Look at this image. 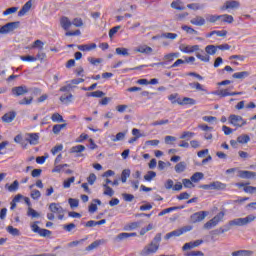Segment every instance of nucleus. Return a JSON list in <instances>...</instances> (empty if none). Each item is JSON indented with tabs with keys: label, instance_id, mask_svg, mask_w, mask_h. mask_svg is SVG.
I'll use <instances>...</instances> for the list:
<instances>
[{
	"label": "nucleus",
	"instance_id": "obj_1",
	"mask_svg": "<svg viewBox=\"0 0 256 256\" xmlns=\"http://www.w3.org/2000/svg\"><path fill=\"white\" fill-rule=\"evenodd\" d=\"M256 219V214H249L244 218H235L230 220V225L232 227H245V225H249V223H253Z\"/></svg>",
	"mask_w": 256,
	"mask_h": 256
},
{
	"label": "nucleus",
	"instance_id": "obj_2",
	"mask_svg": "<svg viewBox=\"0 0 256 256\" xmlns=\"http://www.w3.org/2000/svg\"><path fill=\"white\" fill-rule=\"evenodd\" d=\"M177 58H179L178 52L169 53L164 55L163 62L150 64V67H165V65H169L170 63H172V61H174Z\"/></svg>",
	"mask_w": 256,
	"mask_h": 256
},
{
	"label": "nucleus",
	"instance_id": "obj_3",
	"mask_svg": "<svg viewBox=\"0 0 256 256\" xmlns=\"http://www.w3.org/2000/svg\"><path fill=\"white\" fill-rule=\"evenodd\" d=\"M225 218V212H219L216 216H214L211 220L204 224V229H213V227H217L221 221Z\"/></svg>",
	"mask_w": 256,
	"mask_h": 256
},
{
	"label": "nucleus",
	"instance_id": "obj_4",
	"mask_svg": "<svg viewBox=\"0 0 256 256\" xmlns=\"http://www.w3.org/2000/svg\"><path fill=\"white\" fill-rule=\"evenodd\" d=\"M159 251L158 245L150 242L143 247V249L139 252L140 256H151L155 255Z\"/></svg>",
	"mask_w": 256,
	"mask_h": 256
},
{
	"label": "nucleus",
	"instance_id": "obj_5",
	"mask_svg": "<svg viewBox=\"0 0 256 256\" xmlns=\"http://www.w3.org/2000/svg\"><path fill=\"white\" fill-rule=\"evenodd\" d=\"M19 25H21V22L16 21V22H9L3 26H0V35H7L15 29H19Z\"/></svg>",
	"mask_w": 256,
	"mask_h": 256
},
{
	"label": "nucleus",
	"instance_id": "obj_6",
	"mask_svg": "<svg viewBox=\"0 0 256 256\" xmlns=\"http://www.w3.org/2000/svg\"><path fill=\"white\" fill-rule=\"evenodd\" d=\"M37 223H39V222H34L30 226L33 233L39 234L40 237H49L51 235V230L43 229V228L39 227V225H37Z\"/></svg>",
	"mask_w": 256,
	"mask_h": 256
},
{
	"label": "nucleus",
	"instance_id": "obj_7",
	"mask_svg": "<svg viewBox=\"0 0 256 256\" xmlns=\"http://www.w3.org/2000/svg\"><path fill=\"white\" fill-rule=\"evenodd\" d=\"M229 123L234 125V127H243V125H247V121L244 120L243 117L235 114L229 116Z\"/></svg>",
	"mask_w": 256,
	"mask_h": 256
},
{
	"label": "nucleus",
	"instance_id": "obj_8",
	"mask_svg": "<svg viewBox=\"0 0 256 256\" xmlns=\"http://www.w3.org/2000/svg\"><path fill=\"white\" fill-rule=\"evenodd\" d=\"M208 215H209V212L207 211L195 212L190 216V221L192 223H201V221H204L205 217H207Z\"/></svg>",
	"mask_w": 256,
	"mask_h": 256
},
{
	"label": "nucleus",
	"instance_id": "obj_9",
	"mask_svg": "<svg viewBox=\"0 0 256 256\" xmlns=\"http://www.w3.org/2000/svg\"><path fill=\"white\" fill-rule=\"evenodd\" d=\"M200 245H203V240H195L187 242L183 245L182 251H191V249H195L196 247H199Z\"/></svg>",
	"mask_w": 256,
	"mask_h": 256
},
{
	"label": "nucleus",
	"instance_id": "obj_10",
	"mask_svg": "<svg viewBox=\"0 0 256 256\" xmlns=\"http://www.w3.org/2000/svg\"><path fill=\"white\" fill-rule=\"evenodd\" d=\"M12 93L15 97H21V95H27V93H29V88L25 85L16 86L12 88Z\"/></svg>",
	"mask_w": 256,
	"mask_h": 256
},
{
	"label": "nucleus",
	"instance_id": "obj_11",
	"mask_svg": "<svg viewBox=\"0 0 256 256\" xmlns=\"http://www.w3.org/2000/svg\"><path fill=\"white\" fill-rule=\"evenodd\" d=\"M180 51L182 53H195V51H199V45H187V44H181L179 46Z\"/></svg>",
	"mask_w": 256,
	"mask_h": 256
},
{
	"label": "nucleus",
	"instance_id": "obj_12",
	"mask_svg": "<svg viewBox=\"0 0 256 256\" xmlns=\"http://www.w3.org/2000/svg\"><path fill=\"white\" fill-rule=\"evenodd\" d=\"M26 141L30 145H38L39 144V133H27Z\"/></svg>",
	"mask_w": 256,
	"mask_h": 256
},
{
	"label": "nucleus",
	"instance_id": "obj_13",
	"mask_svg": "<svg viewBox=\"0 0 256 256\" xmlns=\"http://www.w3.org/2000/svg\"><path fill=\"white\" fill-rule=\"evenodd\" d=\"M15 117H17V113L15 111L8 112L2 116V121L4 123H12Z\"/></svg>",
	"mask_w": 256,
	"mask_h": 256
},
{
	"label": "nucleus",
	"instance_id": "obj_14",
	"mask_svg": "<svg viewBox=\"0 0 256 256\" xmlns=\"http://www.w3.org/2000/svg\"><path fill=\"white\" fill-rule=\"evenodd\" d=\"M196 57L197 59H199L200 61H203L204 63H209V61H211V56L205 53V51L203 50H200V52H197Z\"/></svg>",
	"mask_w": 256,
	"mask_h": 256
},
{
	"label": "nucleus",
	"instance_id": "obj_15",
	"mask_svg": "<svg viewBox=\"0 0 256 256\" xmlns=\"http://www.w3.org/2000/svg\"><path fill=\"white\" fill-rule=\"evenodd\" d=\"M141 223H143V220H139L136 222H130V223L126 224L125 230L126 231H135V229H139V227H141Z\"/></svg>",
	"mask_w": 256,
	"mask_h": 256
},
{
	"label": "nucleus",
	"instance_id": "obj_16",
	"mask_svg": "<svg viewBox=\"0 0 256 256\" xmlns=\"http://www.w3.org/2000/svg\"><path fill=\"white\" fill-rule=\"evenodd\" d=\"M129 237H137V233L122 232L116 236L115 241H123L124 239H129Z\"/></svg>",
	"mask_w": 256,
	"mask_h": 256
},
{
	"label": "nucleus",
	"instance_id": "obj_17",
	"mask_svg": "<svg viewBox=\"0 0 256 256\" xmlns=\"http://www.w3.org/2000/svg\"><path fill=\"white\" fill-rule=\"evenodd\" d=\"M136 53H144L145 55H151L153 53V48L143 45V46H138L135 50Z\"/></svg>",
	"mask_w": 256,
	"mask_h": 256
},
{
	"label": "nucleus",
	"instance_id": "obj_18",
	"mask_svg": "<svg viewBox=\"0 0 256 256\" xmlns=\"http://www.w3.org/2000/svg\"><path fill=\"white\" fill-rule=\"evenodd\" d=\"M239 177L241 179H253V177H256V172L241 170L239 171Z\"/></svg>",
	"mask_w": 256,
	"mask_h": 256
},
{
	"label": "nucleus",
	"instance_id": "obj_19",
	"mask_svg": "<svg viewBox=\"0 0 256 256\" xmlns=\"http://www.w3.org/2000/svg\"><path fill=\"white\" fill-rule=\"evenodd\" d=\"M240 3L237 0H230L225 3V6L222 9H238L240 7Z\"/></svg>",
	"mask_w": 256,
	"mask_h": 256
},
{
	"label": "nucleus",
	"instance_id": "obj_20",
	"mask_svg": "<svg viewBox=\"0 0 256 256\" xmlns=\"http://www.w3.org/2000/svg\"><path fill=\"white\" fill-rule=\"evenodd\" d=\"M32 5L33 4L31 3V1L26 2L25 5L18 12V17H24L25 14L29 13Z\"/></svg>",
	"mask_w": 256,
	"mask_h": 256
},
{
	"label": "nucleus",
	"instance_id": "obj_21",
	"mask_svg": "<svg viewBox=\"0 0 256 256\" xmlns=\"http://www.w3.org/2000/svg\"><path fill=\"white\" fill-rule=\"evenodd\" d=\"M211 184H212V190L225 191V189H227V184L220 181H214Z\"/></svg>",
	"mask_w": 256,
	"mask_h": 256
},
{
	"label": "nucleus",
	"instance_id": "obj_22",
	"mask_svg": "<svg viewBox=\"0 0 256 256\" xmlns=\"http://www.w3.org/2000/svg\"><path fill=\"white\" fill-rule=\"evenodd\" d=\"M192 25H196L197 27H203L205 25V18L201 16H196L195 18L190 20Z\"/></svg>",
	"mask_w": 256,
	"mask_h": 256
},
{
	"label": "nucleus",
	"instance_id": "obj_23",
	"mask_svg": "<svg viewBox=\"0 0 256 256\" xmlns=\"http://www.w3.org/2000/svg\"><path fill=\"white\" fill-rule=\"evenodd\" d=\"M181 235H183V231H181L180 229L178 230H174L170 233H167L165 236H164V239L166 241H169V239H173V237H181Z\"/></svg>",
	"mask_w": 256,
	"mask_h": 256
},
{
	"label": "nucleus",
	"instance_id": "obj_24",
	"mask_svg": "<svg viewBox=\"0 0 256 256\" xmlns=\"http://www.w3.org/2000/svg\"><path fill=\"white\" fill-rule=\"evenodd\" d=\"M49 210L51 213H57L58 215H61L63 213V207L59 206L57 203H51L49 205Z\"/></svg>",
	"mask_w": 256,
	"mask_h": 256
},
{
	"label": "nucleus",
	"instance_id": "obj_25",
	"mask_svg": "<svg viewBox=\"0 0 256 256\" xmlns=\"http://www.w3.org/2000/svg\"><path fill=\"white\" fill-rule=\"evenodd\" d=\"M60 23L64 31H69V28L73 25V23L69 21V18L67 17H62Z\"/></svg>",
	"mask_w": 256,
	"mask_h": 256
},
{
	"label": "nucleus",
	"instance_id": "obj_26",
	"mask_svg": "<svg viewBox=\"0 0 256 256\" xmlns=\"http://www.w3.org/2000/svg\"><path fill=\"white\" fill-rule=\"evenodd\" d=\"M79 51H92V49H97V44H84V45H78L77 46Z\"/></svg>",
	"mask_w": 256,
	"mask_h": 256
},
{
	"label": "nucleus",
	"instance_id": "obj_27",
	"mask_svg": "<svg viewBox=\"0 0 256 256\" xmlns=\"http://www.w3.org/2000/svg\"><path fill=\"white\" fill-rule=\"evenodd\" d=\"M172 9H176L177 11H185V6H183V2L181 0H175L171 3Z\"/></svg>",
	"mask_w": 256,
	"mask_h": 256
},
{
	"label": "nucleus",
	"instance_id": "obj_28",
	"mask_svg": "<svg viewBox=\"0 0 256 256\" xmlns=\"http://www.w3.org/2000/svg\"><path fill=\"white\" fill-rule=\"evenodd\" d=\"M5 189H7L10 193H15L19 189V181L15 180L11 185L6 184Z\"/></svg>",
	"mask_w": 256,
	"mask_h": 256
},
{
	"label": "nucleus",
	"instance_id": "obj_29",
	"mask_svg": "<svg viewBox=\"0 0 256 256\" xmlns=\"http://www.w3.org/2000/svg\"><path fill=\"white\" fill-rule=\"evenodd\" d=\"M232 256H253V251L251 250H237L232 252Z\"/></svg>",
	"mask_w": 256,
	"mask_h": 256
},
{
	"label": "nucleus",
	"instance_id": "obj_30",
	"mask_svg": "<svg viewBox=\"0 0 256 256\" xmlns=\"http://www.w3.org/2000/svg\"><path fill=\"white\" fill-rule=\"evenodd\" d=\"M217 46H215V45H207L206 47H205V53H206V55H215L216 53H217Z\"/></svg>",
	"mask_w": 256,
	"mask_h": 256
},
{
	"label": "nucleus",
	"instance_id": "obj_31",
	"mask_svg": "<svg viewBox=\"0 0 256 256\" xmlns=\"http://www.w3.org/2000/svg\"><path fill=\"white\" fill-rule=\"evenodd\" d=\"M179 105H197V100L189 97H184L182 102H179Z\"/></svg>",
	"mask_w": 256,
	"mask_h": 256
},
{
	"label": "nucleus",
	"instance_id": "obj_32",
	"mask_svg": "<svg viewBox=\"0 0 256 256\" xmlns=\"http://www.w3.org/2000/svg\"><path fill=\"white\" fill-rule=\"evenodd\" d=\"M103 188H104L103 195H107L108 197H113V195H115V191L109 185L103 184Z\"/></svg>",
	"mask_w": 256,
	"mask_h": 256
},
{
	"label": "nucleus",
	"instance_id": "obj_33",
	"mask_svg": "<svg viewBox=\"0 0 256 256\" xmlns=\"http://www.w3.org/2000/svg\"><path fill=\"white\" fill-rule=\"evenodd\" d=\"M181 29L188 33L189 35H199V32L193 29L191 26L182 25Z\"/></svg>",
	"mask_w": 256,
	"mask_h": 256
},
{
	"label": "nucleus",
	"instance_id": "obj_34",
	"mask_svg": "<svg viewBox=\"0 0 256 256\" xmlns=\"http://www.w3.org/2000/svg\"><path fill=\"white\" fill-rule=\"evenodd\" d=\"M6 231H8V233L10 235H13V237H19V235H21V232L19 231V229L13 227V226H8L6 228Z\"/></svg>",
	"mask_w": 256,
	"mask_h": 256
},
{
	"label": "nucleus",
	"instance_id": "obj_35",
	"mask_svg": "<svg viewBox=\"0 0 256 256\" xmlns=\"http://www.w3.org/2000/svg\"><path fill=\"white\" fill-rule=\"evenodd\" d=\"M174 169H175L176 173H183L187 169V163L180 162V163L176 164Z\"/></svg>",
	"mask_w": 256,
	"mask_h": 256
},
{
	"label": "nucleus",
	"instance_id": "obj_36",
	"mask_svg": "<svg viewBox=\"0 0 256 256\" xmlns=\"http://www.w3.org/2000/svg\"><path fill=\"white\" fill-rule=\"evenodd\" d=\"M204 175L202 172H196L191 176V181L192 183H199V181H201V179H203Z\"/></svg>",
	"mask_w": 256,
	"mask_h": 256
},
{
	"label": "nucleus",
	"instance_id": "obj_37",
	"mask_svg": "<svg viewBox=\"0 0 256 256\" xmlns=\"http://www.w3.org/2000/svg\"><path fill=\"white\" fill-rule=\"evenodd\" d=\"M67 127V124H56L53 126L52 131L54 135H59L61 133L62 129H65Z\"/></svg>",
	"mask_w": 256,
	"mask_h": 256
},
{
	"label": "nucleus",
	"instance_id": "obj_38",
	"mask_svg": "<svg viewBox=\"0 0 256 256\" xmlns=\"http://www.w3.org/2000/svg\"><path fill=\"white\" fill-rule=\"evenodd\" d=\"M27 216L32 217V219H37V217H41V214H39L35 209L28 207Z\"/></svg>",
	"mask_w": 256,
	"mask_h": 256
},
{
	"label": "nucleus",
	"instance_id": "obj_39",
	"mask_svg": "<svg viewBox=\"0 0 256 256\" xmlns=\"http://www.w3.org/2000/svg\"><path fill=\"white\" fill-rule=\"evenodd\" d=\"M233 79H246V77H249V72L243 71V72H236L232 75Z\"/></svg>",
	"mask_w": 256,
	"mask_h": 256
},
{
	"label": "nucleus",
	"instance_id": "obj_40",
	"mask_svg": "<svg viewBox=\"0 0 256 256\" xmlns=\"http://www.w3.org/2000/svg\"><path fill=\"white\" fill-rule=\"evenodd\" d=\"M126 135H127V132H119L116 134V136H112V141L114 143H117V141H123Z\"/></svg>",
	"mask_w": 256,
	"mask_h": 256
},
{
	"label": "nucleus",
	"instance_id": "obj_41",
	"mask_svg": "<svg viewBox=\"0 0 256 256\" xmlns=\"http://www.w3.org/2000/svg\"><path fill=\"white\" fill-rule=\"evenodd\" d=\"M116 55H121L122 57H129V49L127 48H116Z\"/></svg>",
	"mask_w": 256,
	"mask_h": 256
},
{
	"label": "nucleus",
	"instance_id": "obj_42",
	"mask_svg": "<svg viewBox=\"0 0 256 256\" xmlns=\"http://www.w3.org/2000/svg\"><path fill=\"white\" fill-rule=\"evenodd\" d=\"M60 101H61V103H64L65 105H67L68 103H71V101H73V94L62 95L60 97Z\"/></svg>",
	"mask_w": 256,
	"mask_h": 256
},
{
	"label": "nucleus",
	"instance_id": "obj_43",
	"mask_svg": "<svg viewBox=\"0 0 256 256\" xmlns=\"http://www.w3.org/2000/svg\"><path fill=\"white\" fill-rule=\"evenodd\" d=\"M51 120L54 122V123H64L65 120L63 119V116H61V114L59 113H54L52 116H51Z\"/></svg>",
	"mask_w": 256,
	"mask_h": 256
},
{
	"label": "nucleus",
	"instance_id": "obj_44",
	"mask_svg": "<svg viewBox=\"0 0 256 256\" xmlns=\"http://www.w3.org/2000/svg\"><path fill=\"white\" fill-rule=\"evenodd\" d=\"M87 97H98V98H101V97H105V93L101 90H97V91H94V92H89L86 94Z\"/></svg>",
	"mask_w": 256,
	"mask_h": 256
},
{
	"label": "nucleus",
	"instance_id": "obj_45",
	"mask_svg": "<svg viewBox=\"0 0 256 256\" xmlns=\"http://www.w3.org/2000/svg\"><path fill=\"white\" fill-rule=\"evenodd\" d=\"M131 176V170L125 169L122 171L121 174V181L122 183H127V178Z\"/></svg>",
	"mask_w": 256,
	"mask_h": 256
},
{
	"label": "nucleus",
	"instance_id": "obj_46",
	"mask_svg": "<svg viewBox=\"0 0 256 256\" xmlns=\"http://www.w3.org/2000/svg\"><path fill=\"white\" fill-rule=\"evenodd\" d=\"M157 177V173L155 171H148L146 175H144L145 181H153Z\"/></svg>",
	"mask_w": 256,
	"mask_h": 256
},
{
	"label": "nucleus",
	"instance_id": "obj_47",
	"mask_svg": "<svg viewBox=\"0 0 256 256\" xmlns=\"http://www.w3.org/2000/svg\"><path fill=\"white\" fill-rule=\"evenodd\" d=\"M85 151L84 145H76L70 149V153H83Z\"/></svg>",
	"mask_w": 256,
	"mask_h": 256
},
{
	"label": "nucleus",
	"instance_id": "obj_48",
	"mask_svg": "<svg viewBox=\"0 0 256 256\" xmlns=\"http://www.w3.org/2000/svg\"><path fill=\"white\" fill-rule=\"evenodd\" d=\"M182 185H184L186 189H193V187H195V185L193 184V181H191V178L190 180L187 178H184L182 180Z\"/></svg>",
	"mask_w": 256,
	"mask_h": 256
},
{
	"label": "nucleus",
	"instance_id": "obj_49",
	"mask_svg": "<svg viewBox=\"0 0 256 256\" xmlns=\"http://www.w3.org/2000/svg\"><path fill=\"white\" fill-rule=\"evenodd\" d=\"M189 86L192 89H196L197 91H207L205 88H203V85L199 82L190 83Z\"/></svg>",
	"mask_w": 256,
	"mask_h": 256
},
{
	"label": "nucleus",
	"instance_id": "obj_50",
	"mask_svg": "<svg viewBox=\"0 0 256 256\" xmlns=\"http://www.w3.org/2000/svg\"><path fill=\"white\" fill-rule=\"evenodd\" d=\"M30 197L34 199V201H37L38 199L41 198V191L34 189L30 193Z\"/></svg>",
	"mask_w": 256,
	"mask_h": 256
},
{
	"label": "nucleus",
	"instance_id": "obj_51",
	"mask_svg": "<svg viewBox=\"0 0 256 256\" xmlns=\"http://www.w3.org/2000/svg\"><path fill=\"white\" fill-rule=\"evenodd\" d=\"M161 37L163 39H171L172 41L177 37L176 33H171V32H166V33H162Z\"/></svg>",
	"mask_w": 256,
	"mask_h": 256
},
{
	"label": "nucleus",
	"instance_id": "obj_52",
	"mask_svg": "<svg viewBox=\"0 0 256 256\" xmlns=\"http://www.w3.org/2000/svg\"><path fill=\"white\" fill-rule=\"evenodd\" d=\"M43 45H45V43H43V41L41 40H36L34 41L33 45H32V49H39L40 51H42L43 49Z\"/></svg>",
	"mask_w": 256,
	"mask_h": 256
},
{
	"label": "nucleus",
	"instance_id": "obj_53",
	"mask_svg": "<svg viewBox=\"0 0 256 256\" xmlns=\"http://www.w3.org/2000/svg\"><path fill=\"white\" fill-rule=\"evenodd\" d=\"M18 10H19L18 7H11V8L6 9L3 12V15H4V17H7V15H13V13H17Z\"/></svg>",
	"mask_w": 256,
	"mask_h": 256
},
{
	"label": "nucleus",
	"instance_id": "obj_54",
	"mask_svg": "<svg viewBox=\"0 0 256 256\" xmlns=\"http://www.w3.org/2000/svg\"><path fill=\"white\" fill-rule=\"evenodd\" d=\"M220 19L224 23H232L233 22V16H231L229 14L220 15Z\"/></svg>",
	"mask_w": 256,
	"mask_h": 256
},
{
	"label": "nucleus",
	"instance_id": "obj_55",
	"mask_svg": "<svg viewBox=\"0 0 256 256\" xmlns=\"http://www.w3.org/2000/svg\"><path fill=\"white\" fill-rule=\"evenodd\" d=\"M71 183H75V177L73 176L63 182L64 189H69V187H71Z\"/></svg>",
	"mask_w": 256,
	"mask_h": 256
},
{
	"label": "nucleus",
	"instance_id": "obj_56",
	"mask_svg": "<svg viewBox=\"0 0 256 256\" xmlns=\"http://www.w3.org/2000/svg\"><path fill=\"white\" fill-rule=\"evenodd\" d=\"M238 143H249L251 141V138L249 135H241L237 138Z\"/></svg>",
	"mask_w": 256,
	"mask_h": 256
},
{
	"label": "nucleus",
	"instance_id": "obj_57",
	"mask_svg": "<svg viewBox=\"0 0 256 256\" xmlns=\"http://www.w3.org/2000/svg\"><path fill=\"white\" fill-rule=\"evenodd\" d=\"M221 19V15H208L206 17V20L209 21V23H216V21H219Z\"/></svg>",
	"mask_w": 256,
	"mask_h": 256
},
{
	"label": "nucleus",
	"instance_id": "obj_58",
	"mask_svg": "<svg viewBox=\"0 0 256 256\" xmlns=\"http://www.w3.org/2000/svg\"><path fill=\"white\" fill-rule=\"evenodd\" d=\"M88 61L91 65H99V63H103V59L94 57H88Z\"/></svg>",
	"mask_w": 256,
	"mask_h": 256
},
{
	"label": "nucleus",
	"instance_id": "obj_59",
	"mask_svg": "<svg viewBox=\"0 0 256 256\" xmlns=\"http://www.w3.org/2000/svg\"><path fill=\"white\" fill-rule=\"evenodd\" d=\"M192 137H195V134L193 132L190 131H185L182 133V135L180 136V139H192Z\"/></svg>",
	"mask_w": 256,
	"mask_h": 256
},
{
	"label": "nucleus",
	"instance_id": "obj_60",
	"mask_svg": "<svg viewBox=\"0 0 256 256\" xmlns=\"http://www.w3.org/2000/svg\"><path fill=\"white\" fill-rule=\"evenodd\" d=\"M151 243H153L154 245H158L159 248L161 244V233L156 234Z\"/></svg>",
	"mask_w": 256,
	"mask_h": 256
},
{
	"label": "nucleus",
	"instance_id": "obj_61",
	"mask_svg": "<svg viewBox=\"0 0 256 256\" xmlns=\"http://www.w3.org/2000/svg\"><path fill=\"white\" fill-rule=\"evenodd\" d=\"M31 103H33V97H29V98L25 97L19 101V105H31Z\"/></svg>",
	"mask_w": 256,
	"mask_h": 256
},
{
	"label": "nucleus",
	"instance_id": "obj_62",
	"mask_svg": "<svg viewBox=\"0 0 256 256\" xmlns=\"http://www.w3.org/2000/svg\"><path fill=\"white\" fill-rule=\"evenodd\" d=\"M185 256H205L202 251H190L184 254Z\"/></svg>",
	"mask_w": 256,
	"mask_h": 256
},
{
	"label": "nucleus",
	"instance_id": "obj_63",
	"mask_svg": "<svg viewBox=\"0 0 256 256\" xmlns=\"http://www.w3.org/2000/svg\"><path fill=\"white\" fill-rule=\"evenodd\" d=\"M72 25H74V27H83V19L81 18H75L72 21Z\"/></svg>",
	"mask_w": 256,
	"mask_h": 256
},
{
	"label": "nucleus",
	"instance_id": "obj_64",
	"mask_svg": "<svg viewBox=\"0 0 256 256\" xmlns=\"http://www.w3.org/2000/svg\"><path fill=\"white\" fill-rule=\"evenodd\" d=\"M59 151H63V144L56 145L51 149L52 155H55L56 153H59Z\"/></svg>",
	"mask_w": 256,
	"mask_h": 256
}]
</instances>
